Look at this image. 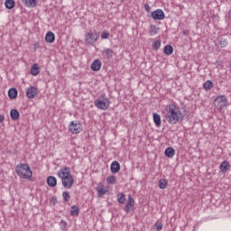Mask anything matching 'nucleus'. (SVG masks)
<instances>
[{"label": "nucleus", "instance_id": "f257e3e1", "mask_svg": "<svg viewBox=\"0 0 231 231\" xmlns=\"http://www.w3.org/2000/svg\"><path fill=\"white\" fill-rule=\"evenodd\" d=\"M58 176L62 181L64 189H71L75 183L73 175L70 173L69 168L64 167L58 171Z\"/></svg>", "mask_w": 231, "mask_h": 231}, {"label": "nucleus", "instance_id": "f03ea898", "mask_svg": "<svg viewBox=\"0 0 231 231\" xmlns=\"http://www.w3.org/2000/svg\"><path fill=\"white\" fill-rule=\"evenodd\" d=\"M183 118V115L181 114V111L178 107H176V104H171L168 106V114L166 116V120L169 124H178L180 120Z\"/></svg>", "mask_w": 231, "mask_h": 231}, {"label": "nucleus", "instance_id": "7ed1b4c3", "mask_svg": "<svg viewBox=\"0 0 231 231\" xmlns=\"http://www.w3.org/2000/svg\"><path fill=\"white\" fill-rule=\"evenodd\" d=\"M109 98L106 94H101L98 98L94 101V106H96L97 109H102V111L109 109Z\"/></svg>", "mask_w": 231, "mask_h": 231}, {"label": "nucleus", "instance_id": "20e7f679", "mask_svg": "<svg viewBox=\"0 0 231 231\" xmlns=\"http://www.w3.org/2000/svg\"><path fill=\"white\" fill-rule=\"evenodd\" d=\"M16 174H18L20 178L30 180V166L24 163L16 166Z\"/></svg>", "mask_w": 231, "mask_h": 231}, {"label": "nucleus", "instance_id": "39448f33", "mask_svg": "<svg viewBox=\"0 0 231 231\" xmlns=\"http://www.w3.org/2000/svg\"><path fill=\"white\" fill-rule=\"evenodd\" d=\"M85 37L87 44L93 46L98 41V32H97V30L89 31Z\"/></svg>", "mask_w": 231, "mask_h": 231}, {"label": "nucleus", "instance_id": "423d86ee", "mask_svg": "<svg viewBox=\"0 0 231 231\" xmlns=\"http://www.w3.org/2000/svg\"><path fill=\"white\" fill-rule=\"evenodd\" d=\"M214 104L217 109L221 111V109H225L228 105V99H226V97L225 96H218L216 97Z\"/></svg>", "mask_w": 231, "mask_h": 231}, {"label": "nucleus", "instance_id": "0eeeda50", "mask_svg": "<svg viewBox=\"0 0 231 231\" xmlns=\"http://www.w3.org/2000/svg\"><path fill=\"white\" fill-rule=\"evenodd\" d=\"M69 131L72 134H79V133H82V125L79 121H72L69 125Z\"/></svg>", "mask_w": 231, "mask_h": 231}, {"label": "nucleus", "instance_id": "6e6552de", "mask_svg": "<svg viewBox=\"0 0 231 231\" xmlns=\"http://www.w3.org/2000/svg\"><path fill=\"white\" fill-rule=\"evenodd\" d=\"M153 21H163L165 19V13L162 9H157L151 13Z\"/></svg>", "mask_w": 231, "mask_h": 231}, {"label": "nucleus", "instance_id": "1a4fd4ad", "mask_svg": "<svg viewBox=\"0 0 231 231\" xmlns=\"http://www.w3.org/2000/svg\"><path fill=\"white\" fill-rule=\"evenodd\" d=\"M113 55H115V51L110 48H106L102 51V57L105 60H111V59H113Z\"/></svg>", "mask_w": 231, "mask_h": 231}, {"label": "nucleus", "instance_id": "9d476101", "mask_svg": "<svg viewBox=\"0 0 231 231\" xmlns=\"http://www.w3.org/2000/svg\"><path fill=\"white\" fill-rule=\"evenodd\" d=\"M134 199H133V197L131 195H129L128 200L125 207V211L131 212V210H134Z\"/></svg>", "mask_w": 231, "mask_h": 231}, {"label": "nucleus", "instance_id": "9b49d317", "mask_svg": "<svg viewBox=\"0 0 231 231\" xmlns=\"http://www.w3.org/2000/svg\"><path fill=\"white\" fill-rule=\"evenodd\" d=\"M102 68V61L100 60H95L91 64L92 71H100Z\"/></svg>", "mask_w": 231, "mask_h": 231}, {"label": "nucleus", "instance_id": "f8f14e48", "mask_svg": "<svg viewBox=\"0 0 231 231\" xmlns=\"http://www.w3.org/2000/svg\"><path fill=\"white\" fill-rule=\"evenodd\" d=\"M30 73L31 75H32L33 77H37V75H39V73H41V67H39V64L34 63L30 69Z\"/></svg>", "mask_w": 231, "mask_h": 231}, {"label": "nucleus", "instance_id": "ddd939ff", "mask_svg": "<svg viewBox=\"0 0 231 231\" xmlns=\"http://www.w3.org/2000/svg\"><path fill=\"white\" fill-rule=\"evenodd\" d=\"M110 171L113 174H116V172H120V163L116 161H114L110 165Z\"/></svg>", "mask_w": 231, "mask_h": 231}, {"label": "nucleus", "instance_id": "4468645a", "mask_svg": "<svg viewBox=\"0 0 231 231\" xmlns=\"http://www.w3.org/2000/svg\"><path fill=\"white\" fill-rule=\"evenodd\" d=\"M45 41L50 44L55 42V33H53L52 32H48L45 35Z\"/></svg>", "mask_w": 231, "mask_h": 231}, {"label": "nucleus", "instance_id": "2eb2a0df", "mask_svg": "<svg viewBox=\"0 0 231 231\" xmlns=\"http://www.w3.org/2000/svg\"><path fill=\"white\" fill-rule=\"evenodd\" d=\"M160 33V27L152 24L150 26L149 35L152 37V35H158Z\"/></svg>", "mask_w": 231, "mask_h": 231}, {"label": "nucleus", "instance_id": "dca6fc26", "mask_svg": "<svg viewBox=\"0 0 231 231\" xmlns=\"http://www.w3.org/2000/svg\"><path fill=\"white\" fill-rule=\"evenodd\" d=\"M17 88H12L8 90V97L11 100H14V98H17Z\"/></svg>", "mask_w": 231, "mask_h": 231}, {"label": "nucleus", "instance_id": "f3484780", "mask_svg": "<svg viewBox=\"0 0 231 231\" xmlns=\"http://www.w3.org/2000/svg\"><path fill=\"white\" fill-rule=\"evenodd\" d=\"M165 156L167 158H173L174 154H176V151L172 147H168L164 152Z\"/></svg>", "mask_w": 231, "mask_h": 231}, {"label": "nucleus", "instance_id": "a211bd4d", "mask_svg": "<svg viewBox=\"0 0 231 231\" xmlns=\"http://www.w3.org/2000/svg\"><path fill=\"white\" fill-rule=\"evenodd\" d=\"M219 169L222 172H226V171H230V163L226 161H224L220 164Z\"/></svg>", "mask_w": 231, "mask_h": 231}, {"label": "nucleus", "instance_id": "6ab92c4d", "mask_svg": "<svg viewBox=\"0 0 231 231\" xmlns=\"http://www.w3.org/2000/svg\"><path fill=\"white\" fill-rule=\"evenodd\" d=\"M47 184L49 187H57V178L53 176H49L47 178Z\"/></svg>", "mask_w": 231, "mask_h": 231}, {"label": "nucleus", "instance_id": "aec40b11", "mask_svg": "<svg viewBox=\"0 0 231 231\" xmlns=\"http://www.w3.org/2000/svg\"><path fill=\"white\" fill-rule=\"evenodd\" d=\"M212 88H214V83L212 82V80H207L203 84V89H205V91H210V89H212Z\"/></svg>", "mask_w": 231, "mask_h": 231}, {"label": "nucleus", "instance_id": "412c9836", "mask_svg": "<svg viewBox=\"0 0 231 231\" xmlns=\"http://www.w3.org/2000/svg\"><path fill=\"white\" fill-rule=\"evenodd\" d=\"M153 122L156 127H160V125H162V117L160 116V115L153 113Z\"/></svg>", "mask_w": 231, "mask_h": 231}, {"label": "nucleus", "instance_id": "4be33fe9", "mask_svg": "<svg viewBox=\"0 0 231 231\" xmlns=\"http://www.w3.org/2000/svg\"><path fill=\"white\" fill-rule=\"evenodd\" d=\"M39 95V89L35 87L30 88V98H35Z\"/></svg>", "mask_w": 231, "mask_h": 231}, {"label": "nucleus", "instance_id": "5701e85b", "mask_svg": "<svg viewBox=\"0 0 231 231\" xmlns=\"http://www.w3.org/2000/svg\"><path fill=\"white\" fill-rule=\"evenodd\" d=\"M10 116L12 120H19V111L17 109H12L10 111Z\"/></svg>", "mask_w": 231, "mask_h": 231}, {"label": "nucleus", "instance_id": "b1692460", "mask_svg": "<svg viewBox=\"0 0 231 231\" xmlns=\"http://www.w3.org/2000/svg\"><path fill=\"white\" fill-rule=\"evenodd\" d=\"M5 5L7 10H12L15 6V2L14 0H6Z\"/></svg>", "mask_w": 231, "mask_h": 231}, {"label": "nucleus", "instance_id": "393cba45", "mask_svg": "<svg viewBox=\"0 0 231 231\" xmlns=\"http://www.w3.org/2000/svg\"><path fill=\"white\" fill-rule=\"evenodd\" d=\"M164 53L165 55H172L174 53V48L171 45H166L164 47Z\"/></svg>", "mask_w": 231, "mask_h": 231}, {"label": "nucleus", "instance_id": "a878e982", "mask_svg": "<svg viewBox=\"0 0 231 231\" xmlns=\"http://www.w3.org/2000/svg\"><path fill=\"white\" fill-rule=\"evenodd\" d=\"M126 199H127L125 198V194L120 193V194L117 195V201L121 205H124V203H125Z\"/></svg>", "mask_w": 231, "mask_h": 231}, {"label": "nucleus", "instance_id": "bb28decb", "mask_svg": "<svg viewBox=\"0 0 231 231\" xmlns=\"http://www.w3.org/2000/svg\"><path fill=\"white\" fill-rule=\"evenodd\" d=\"M167 185H168V182H167V180L165 179H161L158 182V186L162 189H166Z\"/></svg>", "mask_w": 231, "mask_h": 231}, {"label": "nucleus", "instance_id": "cd10ccee", "mask_svg": "<svg viewBox=\"0 0 231 231\" xmlns=\"http://www.w3.org/2000/svg\"><path fill=\"white\" fill-rule=\"evenodd\" d=\"M218 44L222 48H226L228 46V41L225 38H220L218 40Z\"/></svg>", "mask_w": 231, "mask_h": 231}, {"label": "nucleus", "instance_id": "c85d7f7f", "mask_svg": "<svg viewBox=\"0 0 231 231\" xmlns=\"http://www.w3.org/2000/svg\"><path fill=\"white\" fill-rule=\"evenodd\" d=\"M107 192H109V190H107V189H105V188L97 189V194L99 197L106 196V194H107Z\"/></svg>", "mask_w": 231, "mask_h": 231}, {"label": "nucleus", "instance_id": "c756f323", "mask_svg": "<svg viewBox=\"0 0 231 231\" xmlns=\"http://www.w3.org/2000/svg\"><path fill=\"white\" fill-rule=\"evenodd\" d=\"M152 48L153 50H160V48H162V42L160 40L153 42Z\"/></svg>", "mask_w": 231, "mask_h": 231}, {"label": "nucleus", "instance_id": "7c9ffc66", "mask_svg": "<svg viewBox=\"0 0 231 231\" xmlns=\"http://www.w3.org/2000/svg\"><path fill=\"white\" fill-rule=\"evenodd\" d=\"M70 214L71 216H79V207L72 206L70 208Z\"/></svg>", "mask_w": 231, "mask_h": 231}, {"label": "nucleus", "instance_id": "2f4dec72", "mask_svg": "<svg viewBox=\"0 0 231 231\" xmlns=\"http://www.w3.org/2000/svg\"><path fill=\"white\" fill-rule=\"evenodd\" d=\"M62 198H63V200L68 202L69 201V199H71V196H69V192L68 191H63L62 193Z\"/></svg>", "mask_w": 231, "mask_h": 231}, {"label": "nucleus", "instance_id": "473e14b6", "mask_svg": "<svg viewBox=\"0 0 231 231\" xmlns=\"http://www.w3.org/2000/svg\"><path fill=\"white\" fill-rule=\"evenodd\" d=\"M106 181H107V183H111L113 185L114 183H116V177H115V176H108L106 178Z\"/></svg>", "mask_w": 231, "mask_h": 231}, {"label": "nucleus", "instance_id": "72a5a7b5", "mask_svg": "<svg viewBox=\"0 0 231 231\" xmlns=\"http://www.w3.org/2000/svg\"><path fill=\"white\" fill-rule=\"evenodd\" d=\"M109 35H110L109 32L103 31L101 32V39H103V40L109 39Z\"/></svg>", "mask_w": 231, "mask_h": 231}, {"label": "nucleus", "instance_id": "f704fd0d", "mask_svg": "<svg viewBox=\"0 0 231 231\" xmlns=\"http://www.w3.org/2000/svg\"><path fill=\"white\" fill-rule=\"evenodd\" d=\"M66 226H68V223L64 220H60V230H66Z\"/></svg>", "mask_w": 231, "mask_h": 231}, {"label": "nucleus", "instance_id": "c9c22d12", "mask_svg": "<svg viewBox=\"0 0 231 231\" xmlns=\"http://www.w3.org/2000/svg\"><path fill=\"white\" fill-rule=\"evenodd\" d=\"M37 3H39V0H30L31 8H35V6H37Z\"/></svg>", "mask_w": 231, "mask_h": 231}, {"label": "nucleus", "instance_id": "e433bc0d", "mask_svg": "<svg viewBox=\"0 0 231 231\" xmlns=\"http://www.w3.org/2000/svg\"><path fill=\"white\" fill-rule=\"evenodd\" d=\"M22 3L24 5V6L30 8V0H22Z\"/></svg>", "mask_w": 231, "mask_h": 231}, {"label": "nucleus", "instance_id": "4c0bfd02", "mask_svg": "<svg viewBox=\"0 0 231 231\" xmlns=\"http://www.w3.org/2000/svg\"><path fill=\"white\" fill-rule=\"evenodd\" d=\"M144 9L146 12L150 13L151 12V6L149 5V4H145L144 5Z\"/></svg>", "mask_w": 231, "mask_h": 231}, {"label": "nucleus", "instance_id": "58836bf2", "mask_svg": "<svg viewBox=\"0 0 231 231\" xmlns=\"http://www.w3.org/2000/svg\"><path fill=\"white\" fill-rule=\"evenodd\" d=\"M156 226V230H162V228H163V226L162 224H155Z\"/></svg>", "mask_w": 231, "mask_h": 231}, {"label": "nucleus", "instance_id": "ea45409f", "mask_svg": "<svg viewBox=\"0 0 231 231\" xmlns=\"http://www.w3.org/2000/svg\"><path fill=\"white\" fill-rule=\"evenodd\" d=\"M5 122V116L0 115V124H3Z\"/></svg>", "mask_w": 231, "mask_h": 231}, {"label": "nucleus", "instance_id": "a19ab883", "mask_svg": "<svg viewBox=\"0 0 231 231\" xmlns=\"http://www.w3.org/2000/svg\"><path fill=\"white\" fill-rule=\"evenodd\" d=\"M33 48H34V50H39V48H40V45H39V43H34L33 44Z\"/></svg>", "mask_w": 231, "mask_h": 231}, {"label": "nucleus", "instance_id": "79ce46f5", "mask_svg": "<svg viewBox=\"0 0 231 231\" xmlns=\"http://www.w3.org/2000/svg\"><path fill=\"white\" fill-rule=\"evenodd\" d=\"M227 19L231 22V9L227 13Z\"/></svg>", "mask_w": 231, "mask_h": 231}, {"label": "nucleus", "instance_id": "37998d69", "mask_svg": "<svg viewBox=\"0 0 231 231\" xmlns=\"http://www.w3.org/2000/svg\"><path fill=\"white\" fill-rule=\"evenodd\" d=\"M26 97L30 98V88H28L26 90Z\"/></svg>", "mask_w": 231, "mask_h": 231}, {"label": "nucleus", "instance_id": "c03bdc74", "mask_svg": "<svg viewBox=\"0 0 231 231\" xmlns=\"http://www.w3.org/2000/svg\"><path fill=\"white\" fill-rule=\"evenodd\" d=\"M32 171H30V177L32 178Z\"/></svg>", "mask_w": 231, "mask_h": 231}]
</instances>
